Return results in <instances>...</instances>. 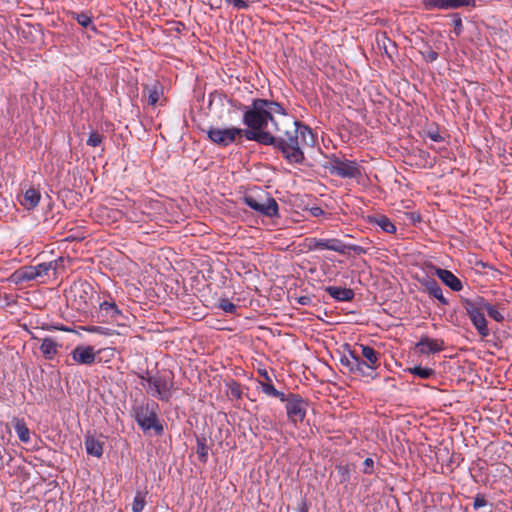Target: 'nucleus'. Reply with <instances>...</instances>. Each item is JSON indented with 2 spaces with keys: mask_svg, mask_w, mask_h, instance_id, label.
I'll return each mask as SVG.
<instances>
[{
  "mask_svg": "<svg viewBox=\"0 0 512 512\" xmlns=\"http://www.w3.org/2000/svg\"><path fill=\"white\" fill-rule=\"evenodd\" d=\"M487 505V500L483 494H477L474 497L473 507L474 509H479Z\"/></svg>",
  "mask_w": 512,
  "mask_h": 512,
  "instance_id": "obj_43",
  "label": "nucleus"
},
{
  "mask_svg": "<svg viewBox=\"0 0 512 512\" xmlns=\"http://www.w3.org/2000/svg\"><path fill=\"white\" fill-rule=\"evenodd\" d=\"M245 138L264 145L274 142V134L282 131L280 118L284 120L288 113L277 101L264 98L252 99L249 105H240Z\"/></svg>",
  "mask_w": 512,
  "mask_h": 512,
  "instance_id": "obj_1",
  "label": "nucleus"
},
{
  "mask_svg": "<svg viewBox=\"0 0 512 512\" xmlns=\"http://www.w3.org/2000/svg\"><path fill=\"white\" fill-rule=\"evenodd\" d=\"M141 385L147 394L162 401L169 402L175 390L173 373L150 374L148 371L138 374Z\"/></svg>",
  "mask_w": 512,
  "mask_h": 512,
  "instance_id": "obj_3",
  "label": "nucleus"
},
{
  "mask_svg": "<svg viewBox=\"0 0 512 512\" xmlns=\"http://www.w3.org/2000/svg\"><path fill=\"white\" fill-rule=\"evenodd\" d=\"M310 212L314 217H319L324 214V211L321 207H312Z\"/></svg>",
  "mask_w": 512,
  "mask_h": 512,
  "instance_id": "obj_48",
  "label": "nucleus"
},
{
  "mask_svg": "<svg viewBox=\"0 0 512 512\" xmlns=\"http://www.w3.org/2000/svg\"><path fill=\"white\" fill-rule=\"evenodd\" d=\"M206 133L212 143L221 147H227L238 138L245 137V129L234 126L228 128L210 127Z\"/></svg>",
  "mask_w": 512,
  "mask_h": 512,
  "instance_id": "obj_9",
  "label": "nucleus"
},
{
  "mask_svg": "<svg viewBox=\"0 0 512 512\" xmlns=\"http://www.w3.org/2000/svg\"><path fill=\"white\" fill-rule=\"evenodd\" d=\"M300 303H301V304H305V303H306V302H305V299H301V300H300Z\"/></svg>",
  "mask_w": 512,
  "mask_h": 512,
  "instance_id": "obj_53",
  "label": "nucleus"
},
{
  "mask_svg": "<svg viewBox=\"0 0 512 512\" xmlns=\"http://www.w3.org/2000/svg\"><path fill=\"white\" fill-rule=\"evenodd\" d=\"M225 2L232 5L236 10H246L250 7L249 1L246 0H225Z\"/></svg>",
  "mask_w": 512,
  "mask_h": 512,
  "instance_id": "obj_38",
  "label": "nucleus"
},
{
  "mask_svg": "<svg viewBox=\"0 0 512 512\" xmlns=\"http://www.w3.org/2000/svg\"><path fill=\"white\" fill-rule=\"evenodd\" d=\"M41 195L37 189L29 188L24 192L21 205L27 210H33L40 202Z\"/></svg>",
  "mask_w": 512,
  "mask_h": 512,
  "instance_id": "obj_21",
  "label": "nucleus"
},
{
  "mask_svg": "<svg viewBox=\"0 0 512 512\" xmlns=\"http://www.w3.org/2000/svg\"><path fill=\"white\" fill-rule=\"evenodd\" d=\"M307 247L311 251L331 250L340 254H346L345 243L337 238H310Z\"/></svg>",
  "mask_w": 512,
  "mask_h": 512,
  "instance_id": "obj_14",
  "label": "nucleus"
},
{
  "mask_svg": "<svg viewBox=\"0 0 512 512\" xmlns=\"http://www.w3.org/2000/svg\"><path fill=\"white\" fill-rule=\"evenodd\" d=\"M474 7L475 0H450V8Z\"/></svg>",
  "mask_w": 512,
  "mask_h": 512,
  "instance_id": "obj_40",
  "label": "nucleus"
},
{
  "mask_svg": "<svg viewBox=\"0 0 512 512\" xmlns=\"http://www.w3.org/2000/svg\"><path fill=\"white\" fill-rule=\"evenodd\" d=\"M61 330L70 331V329H68V328H62Z\"/></svg>",
  "mask_w": 512,
  "mask_h": 512,
  "instance_id": "obj_54",
  "label": "nucleus"
},
{
  "mask_svg": "<svg viewBox=\"0 0 512 512\" xmlns=\"http://www.w3.org/2000/svg\"><path fill=\"white\" fill-rule=\"evenodd\" d=\"M243 202L257 213L273 218L279 216V206L276 200L267 193L259 191L257 195L246 194Z\"/></svg>",
  "mask_w": 512,
  "mask_h": 512,
  "instance_id": "obj_7",
  "label": "nucleus"
},
{
  "mask_svg": "<svg viewBox=\"0 0 512 512\" xmlns=\"http://www.w3.org/2000/svg\"><path fill=\"white\" fill-rule=\"evenodd\" d=\"M56 266V262H43L35 266L22 267L15 274L21 281H31L48 275L50 270H56Z\"/></svg>",
  "mask_w": 512,
  "mask_h": 512,
  "instance_id": "obj_13",
  "label": "nucleus"
},
{
  "mask_svg": "<svg viewBox=\"0 0 512 512\" xmlns=\"http://www.w3.org/2000/svg\"><path fill=\"white\" fill-rule=\"evenodd\" d=\"M436 275L441 279V281L448 286V270L446 269H436Z\"/></svg>",
  "mask_w": 512,
  "mask_h": 512,
  "instance_id": "obj_46",
  "label": "nucleus"
},
{
  "mask_svg": "<svg viewBox=\"0 0 512 512\" xmlns=\"http://www.w3.org/2000/svg\"><path fill=\"white\" fill-rule=\"evenodd\" d=\"M258 373L265 379V381L271 382L272 379L266 369H259Z\"/></svg>",
  "mask_w": 512,
  "mask_h": 512,
  "instance_id": "obj_49",
  "label": "nucleus"
},
{
  "mask_svg": "<svg viewBox=\"0 0 512 512\" xmlns=\"http://www.w3.org/2000/svg\"><path fill=\"white\" fill-rule=\"evenodd\" d=\"M82 329L88 333L100 334V335H104V336L113 335L112 329L103 327V326L89 325V326L82 327Z\"/></svg>",
  "mask_w": 512,
  "mask_h": 512,
  "instance_id": "obj_32",
  "label": "nucleus"
},
{
  "mask_svg": "<svg viewBox=\"0 0 512 512\" xmlns=\"http://www.w3.org/2000/svg\"><path fill=\"white\" fill-rule=\"evenodd\" d=\"M145 505H146V494L141 491H137L134 496V499H133L132 511L133 512H142Z\"/></svg>",
  "mask_w": 512,
  "mask_h": 512,
  "instance_id": "obj_29",
  "label": "nucleus"
},
{
  "mask_svg": "<svg viewBox=\"0 0 512 512\" xmlns=\"http://www.w3.org/2000/svg\"><path fill=\"white\" fill-rule=\"evenodd\" d=\"M14 429L21 442H30V431L23 419H15Z\"/></svg>",
  "mask_w": 512,
  "mask_h": 512,
  "instance_id": "obj_26",
  "label": "nucleus"
},
{
  "mask_svg": "<svg viewBox=\"0 0 512 512\" xmlns=\"http://www.w3.org/2000/svg\"><path fill=\"white\" fill-rule=\"evenodd\" d=\"M259 385H260L261 391L264 394H266L267 396L273 397L275 392H276V390H277L274 387V385L272 384V381L271 382H268V381L259 382Z\"/></svg>",
  "mask_w": 512,
  "mask_h": 512,
  "instance_id": "obj_39",
  "label": "nucleus"
},
{
  "mask_svg": "<svg viewBox=\"0 0 512 512\" xmlns=\"http://www.w3.org/2000/svg\"><path fill=\"white\" fill-rule=\"evenodd\" d=\"M218 307L229 314H234L237 311V306L226 298L219 300Z\"/></svg>",
  "mask_w": 512,
  "mask_h": 512,
  "instance_id": "obj_35",
  "label": "nucleus"
},
{
  "mask_svg": "<svg viewBox=\"0 0 512 512\" xmlns=\"http://www.w3.org/2000/svg\"><path fill=\"white\" fill-rule=\"evenodd\" d=\"M326 168L332 175L341 178H358L362 174L361 167L356 161L340 158L336 155H331L328 158Z\"/></svg>",
  "mask_w": 512,
  "mask_h": 512,
  "instance_id": "obj_8",
  "label": "nucleus"
},
{
  "mask_svg": "<svg viewBox=\"0 0 512 512\" xmlns=\"http://www.w3.org/2000/svg\"><path fill=\"white\" fill-rule=\"evenodd\" d=\"M374 467V461L372 458H366L363 462V472L365 474H372Z\"/></svg>",
  "mask_w": 512,
  "mask_h": 512,
  "instance_id": "obj_44",
  "label": "nucleus"
},
{
  "mask_svg": "<svg viewBox=\"0 0 512 512\" xmlns=\"http://www.w3.org/2000/svg\"><path fill=\"white\" fill-rule=\"evenodd\" d=\"M406 371L413 374L414 376L421 378V379H427L434 373L431 368L422 367V366L410 367Z\"/></svg>",
  "mask_w": 512,
  "mask_h": 512,
  "instance_id": "obj_28",
  "label": "nucleus"
},
{
  "mask_svg": "<svg viewBox=\"0 0 512 512\" xmlns=\"http://www.w3.org/2000/svg\"><path fill=\"white\" fill-rule=\"evenodd\" d=\"M243 202L257 213L273 218L279 216V206L276 200L267 193L259 191L257 195L246 194Z\"/></svg>",
  "mask_w": 512,
  "mask_h": 512,
  "instance_id": "obj_6",
  "label": "nucleus"
},
{
  "mask_svg": "<svg viewBox=\"0 0 512 512\" xmlns=\"http://www.w3.org/2000/svg\"><path fill=\"white\" fill-rule=\"evenodd\" d=\"M159 405L154 401H146L132 408L133 417L138 426L144 431L154 430L156 435L164 431L158 418Z\"/></svg>",
  "mask_w": 512,
  "mask_h": 512,
  "instance_id": "obj_4",
  "label": "nucleus"
},
{
  "mask_svg": "<svg viewBox=\"0 0 512 512\" xmlns=\"http://www.w3.org/2000/svg\"><path fill=\"white\" fill-rule=\"evenodd\" d=\"M424 286L429 295L438 299L441 303L446 304L447 300L442 293V289L434 279H427Z\"/></svg>",
  "mask_w": 512,
  "mask_h": 512,
  "instance_id": "obj_23",
  "label": "nucleus"
},
{
  "mask_svg": "<svg viewBox=\"0 0 512 512\" xmlns=\"http://www.w3.org/2000/svg\"><path fill=\"white\" fill-rule=\"evenodd\" d=\"M273 397L278 398V399H280V401L286 402V404H287L288 401H289L288 398H290V393L289 394H285L283 392H280V391L276 390V392H275Z\"/></svg>",
  "mask_w": 512,
  "mask_h": 512,
  "instance_id": "obj_47",
  "label": "nucleus"
},
{
  "mask_svg": "<svg viewBox=\"0 0 512 512\" xmlns=\"http://www.w3.org/2000/svg\"><path fill=\"white\" fill-rule=\"evenodd\" d=\"M345 247H346V252L348 250L353 251L354 254H356V255L367 254L369 251V248H366V247H363L360 245H355V244H345Z\"/></svg>",
  "mask_w": 512,
  "mask_h": 512,
  "instance_id": "obj_41",
  "label": "nucleus"
},
{
  "mask_svg": "<svg viewBox=\"0 0 512 512\" xmlns=\"http://www.w3.org/2000/svg\"><path fill=\"white\" fill-rule=\"evenodd\" d=\"M289 401L286 404V413L290 422L297 424L302 422L306 417L308 403L302 396L290 393Z\"/></svg>",
  "mask_w": 512,
  "mask_h": 512,
  "instance_id": "obj_12",
  "label": "nucleus"
},
{
  "mask_svg": "<svg viewBox=\"0 0 512 512\" xmlns=\"http://www.w3.org/2000/svg\"><path fill=\"white\" fill-rule=\"evenodd\" d=\"M108 298L98 302V318H101V321L105 323L123 325L125 320L123 312L110 296Z\"/></svg>",
  "mask_w": 512,
  "mask_h": 512,
  "instance_id": "obj_11",
  "label": "nucleus"
},
{
  "mask_svg": "<svg viewBox=\"0 0 512 512\" xmlns=\"http://www.w3.org/2000/svg\"><path fill=\"white\" fill-rule=\"evenodd\" d=\"M337 473L339 475L340 483H347L350 480V468L348 465H337Z\"/></svg>",
  "mask_w": 512,
  "mask_h": 512,
  "instance_id": "obj_34",
  "label": "nucleus"
},
{
  "mask_svg": "<svg viewBox=\"0 0 512 512\" xmlns=\"http://www.w3.org/2000/svg\"><path fill=\"white\" fill-rule=\"evenodd\" d=\"M465 309H466V312H467L473 326L475 327V329L477 330L479 335L482 338L487 337L490 334V330L487 326V321L485 318V311H484V309H482L481 301L480 300L477 302L467 301L465 304Z\"/></svg>",
  "mask_w": 512,
  "mask_h": 512,
  "instance_id": "obj_10",
  "label": "nucleus"
},
{
  "mask_svg": "<svg viewBox=\"0 0 512 512\" xmlns=\"http://www.w3.org/2000/svg\"><path fill=\"white\" fill-rule=\"evenodd\" d=\"M370 223L376 224L377 226H379L386 233L393 234V233L396 232L395 225L385 215H380V216L371 218L370 219Z\"/></svg>",
  "mask_w": 512,
  "mask_h": 512,
  "instance_id": "obj_25",
  "label": "nucleus"
},
{
  "mask_svg": "<svg viewBox=\"0 0 512 512\" xmlns=\"http://www.w3.org/2000/svg\"><path fill=\"white\" fill-rule=\"evenodd\" d=\"M444 341H438L428 337L422 338L416 345L423 354L435 353L443 349Z\"/></svg>",
  "mask_w": 512,
  "mask_h": 512,
  "instance_id": "obj_18",
  "label": "nucleus"
},
{
  "mask_svg": "<svg viewBox=\"0 0 512 512\" xmlns=\"http://www.w3.org/2000/svg\"><path fill=\"white\" fill-rule=\"evenodd\" d=\"M81 292L87 293L88 289H91L90 285L87 283H81L78 287L75 288Z\"/></svg>",
  "mask_w": 512,
  "mask_h": 512,
  "instance_id": "obj_50",
  "label": "nucleus"
},
{
  "mask_svg": "<svg viewBox=\"0 0 512 512\" xmlns=\"http://www.w3.org/2000/svg\"><path fill=\"white\" fill-rule=\"evenodd\" d=\"M143 96L151 106H155L163 96V86L159 81H153L143 87Z\"/></svg>",
  "mask_w": 512,
  "mask_h": 512,
  "instance_id": "obj_16",
  "label": "nucleus"
},
{
  "mask_svg": "<svg viewBox=\"0 0 512 512\" xmlns=\"http://www.w3.org/2000/svg\"><path fill=\"white\" fill-rule=\"evenodd\" d=\"M427 10L448 9V0H421Z\"/></svg>",
  "mask_w": 512,
  "mask_h": 512,
  "instance_id": "obj_31",
  "label": "nucleus"
},
{
  "mask_svg": "<svg viewBox=\"0 0 512 512\" xmlns=\"http://www.w3.org/2000/svg\"><path fill=\"white\" fill-rule=\"evenodd\" d=\"M463 288L462 281L450 272V290L460 291Z\"/></svg>",
  "mask_w": 512,
  "mask_h": 512,
  "instance_id": "obj_42",
  "label": "nucleus"
},
{
  "mask_svg": "<svg viewBox=\"0 0 512 512\" xmlns=\"http://www.w3.org/2000/svg\"><path fill=\"white\" fill-rule=\"evenodd\" d=\"M71 16L73 19H75L77 21V23L80 26H82L84 28H89L94 33H97V28L93 24L92 16L89 13H87V12H81V13L72 12Z\"/></svg>",
  "mask_w": 512,
  "mask_h": 512,
  "instance_id": "obj_24",
  "label": "nucleus"
},
{
  "mask_svg": "<svg viewBox=\"0 0 512 512\" xmlns=\"http://www.w3.org/2000/svg\"><path fill=\"white\" fill-rule=\"evenodd\" d=\"M282 131L274 134L273 143H265L278 149L286 161L290 164H302L305 160L303 148L314 146L315 136L307 125L287 116L285 123L281 125Z\"/></svg>",
  "mask_w": 512,
  "mask_h": 512,
  "instance_id": "obj_2",
  "label": "nucleus"
},
{
  "mask_svg": "<svg viewBox=\"0 0 512 512\" xmlns=\"http://www.w3.org/2000/svg\"><path fill=\"white\" fill-rule=\"evenodd\" d=\"M103 135L99 134L97 131H92L89 134V137L87 139V145L91 147H97L99 146L103 141Z\"/></svg>",
  "mask_w": 512,
  "mask_h": 512,
  "instance_id": "obj_36",
  "label": "nucleus"
},
{
  "mask_svg": "<svg viewBox=\"0 0 512 512\" xmlns=\"http://www.w3.org/2000/svg\"><path fill=\"white\" fill-rule=\"evenodd\" d=\"M458 462V459H454L453 457H450L449 463H455Z\"/></svg>",
  "mask_w": 512,
  "mask_h": 512,
  "instance_id": "obj_52",
  "label": "nucleus"
},
{
  "mask_svg": "<svg viewBox=\"0 0 512 512\" xmlns=\"http://www.w3.org/2000/svg\"><path fill=\"white\" fill-rule=\"evenodd\" d=\"M428 137L435 142H440L444 140V138L439 133L438 129H430L428 131Z\"/></svg>",
  "mask_w": 512,
  "mask_h": 512,
  "instance_id": "obj_45",
  "label": "nucleus"
},
{
  "mask_svg": "<svg viewBox=\"0 0 512 512\" xmlns=\"http://www.w3.org/2000/svg\"><path fill=\"white\" fill-rule=\"evenodd\" d=\"M60 347L61 345L54 341V339L46 337L42 340L40 351L45 359L52 360L58 353Z\"/></svg>",
  "mask_w": 512,
  "mask_h": 512,
  "instance_id": "obj_20",
  "label": "nucleus"
},
{
  "mask_svg": "<svg viewBox=\"0 0 512 512\" xmlns=\"http://www.w3.org/2000/svg\"><path fill=\"white\" fill-rule=\"evenodd\" d=\"M86 452L89 455L100 458L103 455V443L94 437H87L85 439Z\"/></svg>",
  "mask_w": 512,
  "mask_h": 512,
  "instance_id": "obj_22",
  "label": "nucleus"
},
{
  "mask_svg": "<svg viewBox=\"0 0 512 512\" xmlns=\"http://www.w3.org/2000/svg\"><path fill=\"white\" fill-rule=\"evenodd\" d=\"M450 18L452 20L454 32L459 35L462 32L463 24L462 19L458 13L450 14Z\"/></svg>",
  "mask_w": 512,
  "mask_h": 512,
  "instance_id": "obj_37",
  "label": "nucleus"
},
{
  "mask_svg": "<svg viewBox=\"0 0 512 512\" xmlns=\"http://www.w3.org/2000/svg\"><path fill=\"white\" fill-rule=\"evenodd\" d=\"M72 359L80 365H91L95 361V352L92 346H77L71 352Z\"/></svg>",
  "mask_w": 512,
  "mask_h": 512,
  "instance_id": "obj_15",
  "label": "nucleus"
},
{
  "mask_svg": "<svg viewBox=\"0 0 512 512\" xmlns=\"http://www.w3.org/2000/svg\"><path fill=\"white\" fill-rule=\"evenodd\" d=\"M325 292L334 300L339 302L352 301L355 293L351 288H343L338 286H327Z\"/></svg>",
  "mask_w": 512,
  "mask_h": 512,
  "instance_id": "obj_17",
  "label": "nucleus"
},
{
  "mask_svg": "<svg viewBox=\"0 0 512 512\" xmlns=\"http://www.w3.org/2000/svg\"><path fill=\"white\" fill-rule=\"evenodd\" d=\"M226 385L229 389V394L233 398H235L237 400L242 398L243 391H242V386L240 383L232 380V381L228 382Z\"/></svg>",
  "mask_w": 512,
  "mask_h": 512,
  "instance_id": "obj_33",
  "label": "nucleus"
},
{
  "mask_svg": "<svg viewBox=\"0 0 512 512\" xmlns=\"http://www.w3.org/2000/svg\"><path fill=\"white\" fill-rule=\"evenodd\" d=\"M197 455L201 462L205 463L208 458L209 453V447L206 445L205 438H198L197 439Z\"/></svg>",
  "mask_w": 512,
  "mask_h": 512,
  "instance_id": "obj_30",
  "label": "nucleus"
},
{
  "mask_svg": "<svg viewBox=\"0 0 512 512\" xmlns=\"http://www.w3.org/2000/svg\"><path fill=\"white\" fill-rule=\"evenodd\" d=\"M482 304V309L489 315L490 318L497 322H502L504 320L503 314L492 304L485 301L483 298L480 299Z\"/></svg>",
  "mask_w": 512,
  "mask_h": 512,
  "instance_id": "obj_27",
  "label": "nucleus"
},
{
  "mask_svg": "<svg viewBox=\"0 0 512 512\" xmlns=\"http://www.w3.org/2000/svg\"><path fill=\"white\" fill-rule=\"evenodd\" d=\"M360 352L359 354L362 359L367 361V364L375 367L376 369L380 366V354L374 348L368 345L360 344L359 345Z\"/></svg>",
  "mask_w": 512,
  "mask_h": 512,
  "instance_id": "obj_19",
  "label": "nucleus"
},
{
  "mask_svg": "<svg viewBox=\"0 0 512 512\" xmlns=\"http://www.w3.org/2000/svg\"><path fill=\"white\" fill-rule=\"evenodd\" d=\"M340 363L350 373L356 376L367 379H375L378 376L376 372L377 369L367 364V361L362 359L356 350H349L348 353L342 355Z\"/></svg>",
  "mask_w": 512,
  "mask_h": 512,
  "instance_id": "obj_5",
  "label": "nucleus"
},
{
  "mask_svg": "<svg viewBox=\"0 0 512 512\" xmlns=\"http://www.w3.org/2000/svg\"><path fill=\"white\" fill-rule=\"evenodd\" d=\"M308 510H309L308 504L305 501H303L298 508V512H308Z\"/></svg>",
  "mask_w": 512,
  "mask_h": 512,
  "instance_id": "obj_51",
  "label": "nucleus"
}]
</instances>
